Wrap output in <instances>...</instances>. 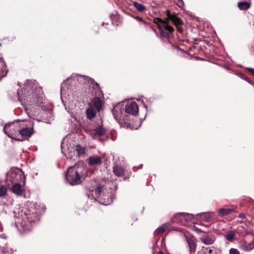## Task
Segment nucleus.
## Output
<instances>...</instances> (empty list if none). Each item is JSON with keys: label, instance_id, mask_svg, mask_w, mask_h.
<instances>
[{"label": "nucleus", "instance_id": "f3484780", "mask_svg": "<svg viewBox=\"0 0 254 254\" xmlns=\"http://www.w3.org/2000/svg\"><path fill=\"white\" fill-rule=\"evenodd\" d=\"M235 207L232 208H222L218 210V215L221 217L229 215L234 212Z\"/></svg>", "mask_w": 254, "mask_h": 254}, {"label": "nucleus", "instance_id": "20e7f679", "mask_svg": "<svg viewBox=\"0 0 254 254\" xmlns=\"http://www.w3.org/2000/svg\"><path fill=\"white\" fill-rule=\"evenodd\" d=\"M18 213L19 217L22 219L21 226L25 232L31 231L34 224L40 219L39 214L32 206L30 207L25 206Z\"/></svg>", "mask_w": 254, "mask_h": 254}, {"label": "nucleus", "instance_id": "a878e982", "mask_svg": "<svg viewBox=\"0 0 254 254\" xmlns=\"http://www.w3.org/2000/svg\"><path fill=\"white\" fill-rule=\"evenodd\" d=\"M168 226L169 224L168 223L162 224L161 226L156 229L154 232V235L155 236L163 233L167 229Z\"/></svg>", "mask_w": 254, "mask_h": 254}, {"label": "nucleus", "instance_id": "f8f14e48", "mask_svg": "<svg viewBox=\"0 0 254 254\" xmlns=\"http://www.w3.org/2000/svg\"><path fill=\"white\" fill-rule=\"evenodd\" d=\"M191 214L180 212L175 215L172 220L174 223L185 224V222L189 219L190 217H191Z\"/></svg>", "mask_w": 254, "mask_h": 254}, {"label": "nucleus", "instance_id": "7c9ffc66", "mask_svg": "<svg viewBox=\"0 0 254 254\" xmlns=\"http://www.w3.org/2000/svg\"><path fill=\"white\" fill-rule=\"evenodd\" d=\"M103 186L100 185L95 189L94 191L96 197H99L101 195V192L103 190Z\"/></svg>", "mask_w": 254, "mask_h": 254}, {"label": "nucleus", "instance_id": "393cba45", "mask_svg": "<svg viewBox=\"0 0 254 254\" xmlns=\"http://www.w3.org/2000/svg\"><path fill=\"white\" fill-rule=\"evenodd\" d=\"M103 102L99 97H95L93 100V105L95 109L99 112L102 107Z\"/></svg>", "mask_w": 254, "mask_h": 254}, {"label": "nucleus", "instance_id": "cd10ccee", "mask_svg": "<svg viewBox=\"0 0 254 254\" xmlns=\"http://www.w3.org/2000/svg\"><path fill=\"white\" fill-rule=\"evenodd\" d=\"M251 6V3L248 1L239 2L238 7L241 10H247Z\"/></svg>", "mask_w": 254, "mask_h": 254}, {"label": "nucleus", "instance_id": "dca6fc26", "mask_svg": "<svg viewBox=\"0 0 254 254\" xmlns=\"http://www.w3.org/2000/svg\"><path fill=\"white\" fill-rule=\"evenodd\" d=\"M88 163L90 166L98 165L101 164V157L97 155H93L87 159Z\"/></svg>", "mask_w": 254, "mask_h": 254}, {"label": "nucleus", "instance_id": "e433bc0d", "mask_svg": "<svg viewBox=\"0 0 254 254\" xmlns=\"http://www.w3.org/2000/svg\"><path fill=\"white\" fill-rule=\"evenodd\" d=\"M241 78L244 79V80H245L246 81H247V82H248L249 83H251V84H253V82L252 81H251L249 78L247 77L245 75L243 74H241Z\"/></svg>", "mask_w": 254, "mask_h": 254}, {"label": "nucleus", "instance_id": "ddd939ff", "mask_svg": "<svg viewBox=\"0 0 254 254\" xmlns=\"http://www.w3.org/2000/svg\"><path fill=\"white\" fill-rule=\"evenodd\" d=\"M79 74H72L70 77L67 78L65 81H64L61 84V92L63 93L66 89L69 88V85H71L72 83V80H75L76 77L79 76ZM80 77H82L80 75Z\"/></svg>", "mask_w": 254, "mask_h": 254}, {"label": "nucleus", "instance_id": "c03bdc74", "mask_svg": "<svg viewBox=\"0 0 254 254\" xmlns=\"http://www.w3.org/2000/svg\"><path fill=\"white\" fill-rule=\"evenodd\" d=\"M107 139H108V137H106V138H103H103H101L100 140H101V141H106V140H107Z\"/></svg>", "mask_w": 254, "mask_h": 254}, {"label": "nucleus", "instance_id": "6ab92c4d", "mask_svg": "<svg viewBox=\"0 0 254 254\" xmlns=\"http://www.w3.org/2000/svg\"><path fill=\"white\" fill-rule=\"evenodd\" d=\"M92 131V133L95 136H104L105 133V130L103 127L101 125L99 127L96 128H94L91 129Z\"/></svg>", "mask_w": 254, "mask_h": 254}, {"label": "nucleus", "instance_id": "72a5a7b5", "mask_svg": "<svg viewBox=\"0 0 254 254\" xmlns=\"http://www.w3.org/2000/svg\"><path fill=\"white\" fill-rule=\"evenodd\" d=\"M229 254H240L239 251L235 248H231L229 250Z\"/></svg>", "mask_w": 254, "mask_h": 254}, {"label": "nucleus", "instance_id": "37998d69", "mask_svg": "<svg viewBox=\"0 0 254 254\" xmlns=\"http://www.w3.org/2000/svg\"><path fill=\"white\" fill-rule=\"evenodd\" d=\"M0 237L2 239H6V235L5 234H2L0 235Z\"/></svg>", "mask_w": 254, "mask_h": 254}, {"label": "nucleus", "instance_id": "2f4dec72", "mask_svg": "<svg viewBox=\"0 0 254 254\" xmlns=\"http://www.w3.org/2000/svg\"><path fill=\"white\" fill-rule=\"evenodd\" d=\"M6 188L3 185L0 186V197L5 195L6 194Z\"/></svg>", "mask_w": 254, "mask_h": 254}, {"label": "nucleus", "instance_id": "aec40b11", "mask_svg": "<svg viewBox=\"0 0 254 254\" xmlns=\"http://www.w3.org/2000/svg\"><path fill=\"white\" fill-rule=\"evenodd\" d=\"M97 111L91 104H89L86 110L87 117L89 119H92L95 116Z\"/></svg>", "mask_w": 254, "mask_h": 254}, {"label": "nucleus", "instance_id": "b1692460", "mask_svg": "<svg viewBox=\"0 0 254 254\" xmlns=\"http://www.w3.org/2000/svg\"><path fill=\"white\" fill-rule=\"evenodd\" d=\"M75 151L76 152L78 157H81L85 154V147L80 144L75 146Z\"/></svg>", "mask_w": 254, "mask_h": 254}, {"label": "nucleus", "instance_id": "a211bd4d", "mask_svg": "<svg viewBox=\"0 0 254 254\" xmlns=\"http://www.w3.org/2000/svg\"><path fill=\"white\" fill-rule=\"evenodd\" d=\"M187 241L190 253L194 254L196 249V243L191 238L187 239Z\"/></svg>", "mask_w": 254, "mask_h": 254}, {"label": "nucleus", "instance_id": "79ce46f5", "mask_svg": "<svg viewBox=\"0 0 254 254\" xmlns=\"http://www.w3.org/2000/svg\"><path fill=\"white\" fill-rule=\"evenodd\" d=\"M239 218H242V219H245L246 218V215L245 213H241L239 215V216H238Z\"/></svg>", "mask_w": 254, "mask_h": 254}, {"label": "nucleus", "instance_id": "c9c22d12", "mask_svg": "<svg viewBox=\"0 0 254 254\" xmlns=\"http://www.w3.org/2000/svg\"><path fill=\"white\" fill-rule=\"evenodd\" d=\"M0 254H8L6 248L0 246Z\"/></svg>", "mask_w": 254, "mask_h": 254}, {"label": "nucleus", "instance_id": "6e6552de", "mask_svg": "<svg viewBox=\"0 0 254 254\" xmlns=\"http://www.w3.org/2000/svg\"><path fill=\"white\" fill-rule=\"evenodd\" d=\"M24 179L23 172L19 169H12L7 174L6 181L10 182L11 184L21 183Z\"/></svg>", "mask_w": 254, "mask_h": 254}, {"label": "nucleus", "instance_id": "473e14b6", "mask_svg": "<svg viewBox=\"0 0 254 254\" xmlns=\"http://www.w3.org/2000/svg\"><path fill=\"white\" fill-rule=\"evenodd\" d=\"M176 4L181 8H183L185 4L183 0H174Z\"/></svg>", "mask_w": 254, "mask_h": 254}, {"label": "nucleus", "instance_id": "603ef678", "mask_svg": "<svg viewBox=\"0 0 254 254\" xmlns=\"http://www.w3.org/2000/svg\"><path fill=\"white\" fill-rule=\"evenodd\" d=\"M153 254H155L154 253H153Z\"/></svg>", "mask_w": 254, "mask_h": 254}, {"label": "nucleus", "instance_id": "9d476101", "mask_svg": "<svg viewBox=\"0 0 254 254\" xmlns=\"http://www.w3.org/2000/svg\"><path fill=\"white\" fill-rule=\"evenodd\" d=\"M197 233H202V235L199 237V240L201 243L206 245H213L216 241V238L215 236L212 234H208L206 232H203L200 229L196 230Z\"/></svg>", "mask_w": 254, "mask_h": 254}, {"label": "nucleus", "instance_id": "0eeeda50", "mask_svg": "<svg viewBox=\"0 0 254 254\" xmlns=\"http://www.w3.org/2000/svg\"><path fill=\"white\" fill-rule=\"evenodd\" d=\"M62 152L67 158L72 159L75 154V145L71 139L63 140L61 142Z\"/></svg>", "mask_w": 254, "mask_h": 254}, {"label": "nucleus", "instance_id": "a18cd8bd", "mask_svg": "<svg viewBox=\"0 0 254 254\" xmlns=\"http://www.w3.org/2000/svg\"><path fill=\"white\" fill-rule=\"evenodd\" d=\"M82 77H83V78L84 79H85V80H87V78H88L87 76H83Z\"/></svg>", "mask_w": 254, "mask_h": 254}, {"label": "nucleus", "instance_id": "09e8293b", "mask_svg": "<svg viewBox=\"0 0 254 254\" xmlns=\"http://www.w3.org/2000/svg\"><path fill=\"white\" fill-rule=\"evenodd\" d=\"M112 139L113 140H114L115 139V138H114L113 137H112Z\"/></svg>", "mask_w": 254, "mask_h": 254}, {"label": "nucleus", "instance_id": "ea45409f", "mask_svg": "<svg viewBox=\"0 0 254 254\" xmlns=\"http://www.w3.org/2000/svg\"><path fill=\"white\" fill-rule=\"evenodd\" d=\"M247 69L249 72H250L252 74L254 75V68H251V67H247Z\"/></svg>", "mask_w": 254, "mask_h": 254}, {"label": "nucleus", "instance_id": "f257e3e1", "mask_svg": "<svg viewBox=\"0 0 254 254\" xmlns=\"http://www.w3.org/2000/svg\"><path fill=\"white\" fill-rule=\"evenodd\" d=\"M31 84L32 81L28 80L24 85V91H17L19 99L24 105L30 106L35 104L39 106L44 100L42 91L40 87H35L34 91V87H31Z\"/></svg>", "mask_w": 254, "mask_h": 254}, {"label": "nucleus", "instance_id": "39448f33", "mask_svg": "<svg viewBox=\"0 0 254 254\" xmlns=\"http://www.w3.org/2000/svg\"><path fill=\"white\" fill-rule=\"evenodd\" d=\"M23 120H17L6 124L3 127L4 133L10 138L16 140L22 141L23 139L18 137L21 122Z\"/></svg>", "mask_w": 254, "mask_h": 254}, {"label": "nucleus", "instance_id": "8fccbe9b", "mask_svg": "<svg viewBox=\"0 0 254 254\" xmlns=\"http://www.w3.org/2000/svg\"><path fill=\"white\" fill-rule=\"evenodd\" d=\"M104 199L106 200V196H105V198H103Z\"/></svg>", "mask_w": 254, "mask_h": 254}, {"label": "nucleus", "instance_id": "864d4df0", "mask_svg": "<svg viewBox=\"0 0 254 254\" xmlns=\"http://www.w3.org/2000/svg\"><path fill=\"white\" fill-rule=\"evenodd\" d=\"M153 254H155L154 253H153Z\"/></svg>", "mask_w": 254, "mask_h": 254}, {"label": "nucleus", "instance_id": "58836bf2", "mask_svg": "<svg viewBox=\"0 0 254 254\" xmlns=\"http://www.w3.org/2000/svg\"><path fill=\"white\" fill-rule=\"evenodd\" d=\"M108 199V203L105 204V205L110 204L111 203H112L113 201V196H110V199L109 198V197L108 196L107 198Z\"/></svg>", "mask_w": 254, "mask_h": 254}, {"label": "nucleus", "instance_id": "3c124183", "mask_svg": "<svg viewBox=\"0 0 254 254\" xmlns=\"http://www.w3.org/2000/svg\"><path fill=\"white\" fill-rule=\"evenodd\" d=\"M190 254H193L190 253Z\"/></svg>", "mask_w": 254, "mask_h": 254}, {"label": "nucleus", "instance_id": "9b49d317", "mask_svg": "<svg viewBox=\"0 0 254 254\" xmlns=\"http://www.w3.org/2000/svg\"><path fill=\"white\" fill-rule=\"evenodd\" d=\"M239 248L246 252H249L254 249V238L252 240L245 238L239 243Z\"/></svg>", "mask_w": 254, "mask_h": 254}, {"label": "nucleus", "instance_id": "49530a36", "mask_svg": "<svg viewBox=\"0 0 254 254\" xmlns=\"http://www.w3.org/2000/svg\"><path fill=\"white\" fill-rule=\"evenodd\" d=\"M158 254H164L163 253V252H162V251H159V252H158Z\"/></svg>", "mask_w": 254, "mask_h": 254}, {"label": "nucleus", "instance_id": "5701e85b", "mask_svg": "<svg viewBox=\"0 0 254 254\" xmlns=\"http://www.w3.org/2000/svg\"><path fill=\"white\" fill-rule=\"evenodd\" d=\"M89 80L91 81V83L92 84V88L93 90H91V93L92 95H99L100 93L101 92V89L100 88L99 84L95 82L91 78H90Z\"/></svg>", "mask_w": 254, "mask_h": 254}, {"label": "nucleus", "instance_id": "c756f323", "mask_svg": "<svg viewBox=\"0 0 254 254\" xmlns=\"http://www.w3.org/2000/svg\"><path fill=\"white\" fill-rule=\"evenodd\" d=\"M171 18L173 22L176 26L181 25L183 23L182 20L176 16H172Z\"/></svg>", "mask_w": 254, "mask_h": 254}, {"label": "nucleus", "instance_id": "4be33fe9", "mask_svg": "<svg viewBox=\"0 0 254 254\" xmlns=\"http://www.w3.org/2000/svg\"><path fill=\"white\" fill-rule=\"evenodd\" d=\"M114 174L118 176L121 177L124 175L125 173V170L123 167L119 165H116L113 167Z\"/></svg>", "mask_w": 254, "mask_h": 254}, {"label": "nucleus", "instance_id": "de8ad7c7", "mask_svg": "<svg viewBox=\"0 0 254 254\" xmlns=\"http://www.w3.org/2000/svg\"><path fill=\"white\" fill-rule=\"evenodd\" d=\"M154 31L155 32L156 34L157 35H158V33H157V32H156V31L155 30H154Z\"/></svg>", "mask_w": 254, "mask_h": 254}, {"label": "nucleus", "instance_id": "2eb2a0df", "mask_svg": "<svg viewBox=\"0 0 254 254\" xmlns=\"http://www.w3.org/2000/svg\"><path fill=\"white\" fill-rule=\"evenodd\" d=\"M13 186L11 189L12 192L17 195H22L23 192V188L20 183L11 184Z\"/></svg>", "mask_w": 254, "mask_h": 254}, {"label": "nucleus", "instance_id": "4c0bfd02", "mask_svg": "<svg viewBox=\"0 0 254 254\" xmlns=\"http://www.w3.org/2000/svg\"><path fill=\"white\" fill-rule=\"evenodd\" d=\"M134 18L136 19L137 20L139 21L142 22L144 23H145V22L142 19V18L141 17L139 16H134Z\"/></svg>", "mask_w": 254, "mask_h": 254}, {"label": "nucleus", "instance_id": "5fc2aeb1", "mask_svg": "<svg viewBox=\"0 0 254 254\" xmlns=\"http://www.w3.org/2000/svg\"><path fill=\"white\" fill-rule=\"evenodd\" d=\"M153 254H155L154 253H153Z\"/></svg>", "mask_w": 254, "mask_h": 254}, {"label": "nucleus", "instance_id": "c85d7f7f", "mask_svg": "<svg viewBox=\"0 0 254 254\" xmlns=\"http://www.w3.org/2000/svg\"><path fill=\"white\" fill-rule=\"evenodd\" d=\"M133 5L139 12H142L145 9V6L144 5L137 2H133Z\"/></svg>", "mask_w": 254, "mask_h": 254}, {"label": "nucleus", "instance_id": "f03ea898", "mask_svg": "<svg viewBox=\"0 0 254 254\" xmlns=\"http://www.w3.org/2000/svg\"><path fill=\"white\" fill-rule=\"evenodd\" d=\"M115 119L120 124H127L130 120V116H136L138 113V107L135 102H131L126 105L119 104L112 110Z\"/></svg>", "mask_w": 254, "mask_h": 254}, {"label": "nucleus", "instance_id": "4468645a", "mask_svg": "<svg viewBox=\"0 0 254 254\" xmlns=\"http://www.w3.org/2000/svg\"><path fill=\"white\" fill-rule=\"evenodd\" d=\"M6 64L2 57L0 58V80L6 76L8 69L6 68Z\"/></svg>", "mask_w": 254, "mask_h": 254}, {"label": "nucleus", "instance_id": "7ed1b4c3", "mask_svg": "<svg viewBox=\"0 0 254 254\" xmlns=\"http://www.w3.org/2000/svg\"><path fill=\"white\" fill-rule=\"evenodd\" d=\"M87 175V172L83 163L79 162L68 168L65 180L66 183L71 186L77 185L85 179Z\"/></svg>", "mask_w": 254, "mask_h": 254}, {"label": "nucleus", "instance_id": "a19ab883", "mask_svg": "<svg viewBox=\"0 0 254 254\" xmlns=\"http://www.w3.org/2000/svg\"><path fill=\"white\" fill-rule=\"evenodd\" d=\"M177 31H179L180 33H183V29L182 27H180L179 25L176 26Z\"/></svg>", "mask_w": 254, "mask_h": 254}, {"label": "nucleus", "instance_id": "1a4fd4ad", "mask_svg": "<svg viewBox=\"0 0 254 254\" xmlns=\"http://www.w3.org/2000/svg\"><path fill=\"white\" fill-rule=\"evenodd\" d=\"M34 130L33 127H28L27 122L24 120L21 122V125L18 132V136L21 139H25L30 137L33 133Z\"/></svg>", "mask_w": 254, "mask_h": 254}, {"label": "nucleus", "instance_id": "bb28decb", "mask_svg": "<svg viewBox=\"0 0 254 254\" xmlns=\"http://www.w3.org/2000/svg\"><path fill=\"white\" fill-rule=\"evenodd\" d=\"M235 237L236 232L233 230L229 231L225 235H224L225 239L230 242L232 241L235 239Z\"/></svg>", "mask_w": 254, "mask_h": 254}, {"label": "nucleus", "instance_id": "423d86ee", "mask_svg": "<svg viewBox=\"0 0 254 254\" xmlns=\"http://www.w3.org/2000/svg\"><path fill=\"white\" fill-rule=\"evenodd\" d=\"M154 21L157 25L162 36L168 39L172 37V33L174 30L172 26L168 24L167 21L160 18H155Z\"/></svg>", "mask_w": 254, "mask_h": 254}, {"label": "nucleus", "instance_id": "f704fd0d", "mask_svg": "<svg viewBox=\"0 0 254 254\" xmlns=\"http://www.w3.org/2000/svg\"><path fill=\"white\" fill-rule=\"evenodd\" d=\"M214 247H209L205 248V250L206 251V254H211L213 252Z\"/></svg>", "mask_w": 254, "mask_h": 254}, {"label": "nucleus", "instance_id": "412c9836", "mask_svg": "<svg viewBox=\"0 0 254 254\" xmlns=\"http://www.w3.org/2000/svg\"><path fill=\"white\" fill-rule=\"evenodd\" d=\"M214 214V212H206V213H200L198 215H200V217L202 220L206 222H210L212 220L213 216Z\"/></svg>", "mask_w": 254, "mask_h": 254}]
</instances>
